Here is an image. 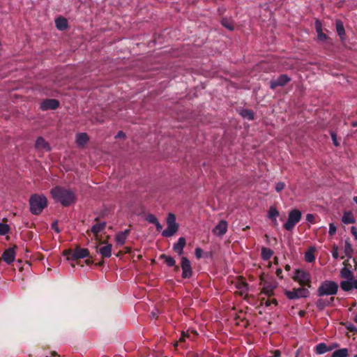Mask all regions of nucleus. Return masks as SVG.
Here are the masks:
<instances>
[{"mask_svg": "<svg viewBox=\"0 0 357 357\" xmlns=\"http://www.w3.org/2000/svg\"><path fill=\"white\" fill-rule=\"evenodd\" d=\"M227 231V223L225 220H221L213 229V232L218 236H222Z\"/></svg>", "mask_w": 357, "mask_h": 357, "instance_id": "nucleus-15", "label": "nucleus"}, {"mask_svg": "<svg viewBox=\"0 0 357 357\" xmlns=\"http://www.w3.org/2000/svg\"><path fill=\"white\" fill-rule=\"evenodd\" d=\"M195 256L197 259H199L202 257V254H203V251L201 248H197L195 249Z\"/></svg>", "mask_w": 357, "mask_h": 357, "instance_id": "nucleus-42", "label": "nucleus"}, {"mask_svg": "<svg viewBox=\"0 0 357 357\" xmlns=\"http://www.w3.org/2000/svg\"><path fill=\"white\" fill-rule=\"evenodd\" d=\"M348 356L349 350L347 348L335 350L332 354V357H347Z\"/></svg>", "mask_w": 357, "mask_h": 357, "instance_id": "nucleus-28", "label": "nucleus"}, {"mask_svg": "<svg viewBox=\"0 0 357 357\" xmlns=\"http://www.w3.org/2000/svg\"><path fill=\"white\" fill-rule=\"evenodd\" d=\"M186 337H188V335L185 333H183L181 337H180V341H184Z\"/></svg>", "mask_w": 357, "mask_h": 357, "instance_id": "nucleus-52", "label": "nucleus"}, {"mask_svg": "<svg viewBox=\"0 0 357 357\" xmlns=\"http://www.w3.org/2000/svg\"><path fill=\"white\" fill-rule=\"evenodd\" d=\"M99 252L103 257H110L112 255V245L107 244L105 245L102 246L99 249Z\"/></svg>", "mask_w": 357, "mask_h": 357, "instance_id": "nucleus-22", "label": "nucleus"}, {"mask_svg": "<svg viewBox=\"0 0 357 357\" xmlns=\"http://www.w3.org/2000/svg\"><path fill=\"white\" fill-rule=\"evenodd\" d=\"M185 245V239L184 237H180L174 246L173 249L174 251L178 252L179 255H181L183 253V248Z\"/></svg>", "mask_w": 357, "mask_h": 357, "instance_id": "nucleus-18", "label": "nucleus"}, {"mask_svg": "<svg viewBox=\"0 0 357 357\" xmlns=\"http://www.w3.org/2000/svg\"><path fill=\"white\" fill-rule=\"evenodd\" d=\"M293 279L302 286H306L309 288L311 287V274L304 269L295 270Z\"/></svg>", "mask_w": 357, "mask_h": 357, "instance_id": "nucleus-4", "label": "nucleus"}, {"mask_svg": "<svg viewBox=\"0 0 357 357\" xmlns=\"http://www.w3.org/2000/svg\"><path fill=\"white\" fill-rule=\"evenodd\" d=\"M342 222L345 224H353L355 223L356 219L351 211H345L342 217Z\"/></svg>", "mask_w": 357, "mask_h": 357, "instance_id": "nucleus-19", "label": "nucleus"}, {"mask_svg": "<svg viewBox=\"0 0 357 357\" xmlns=\"http://www.w3.org/2000/svg\"><path fill=\"white\" fill-rule=\"evenodd\" d=\"M55 24L59 30L63 31L68 27V21L66 18L59 17L56 19Z\"/></svg>", "mask_w": 357, "mask_h": 357, "instance_id": "nucleus-21", "label": "nucleus"}, {"mask_svg": "<svg viewBox=\"0 0 357 357\" xmlns=\"http://www.w3.org/2000/svg\"><path fill=\"white\" fill-rule=\"evenodd\" d=\"M318 38L320 40H324L326 38V35L322 32L318 33Z\"/></svg>", "mask_w": 357, "mask_h": 357, "instance_id": "nucleus-46", "label": "nucleus"}, {"mask_svg": "<svg viewBox=\"0 0 357 357\" xmlns=\"http://www.w3.org/2000/svg\"><path fill=\"white\" fill-rule=\"evenodd\" d=\"M181 268L183 270L182 276L184 278H188L192 275V268L190 261L185 257L181 258Z\"/></svg>", "mask_w": 357, "mask_h": 357, "instance_id": "nucleus-10", "label": "nucleus"}, {"mask_svg": "<svg viewBox=\"0 0 357 357\" xmlns=\"http://www.w3.org/2000/svg\"><path fill=\"white\" fill-rule=\"evenodd\" d=\"M222 24L225 27L227 28V29L229 30H233L234 29V26H233V24L231 22H230L229 20H227V19H223L222 20Z\"/></svg>", "mask_w": 357, "mask_h": 357, "instance_id": "nucleus-36", "label": "nucleus"}, {"mask_svg": "<svg viewBox=\"0 0 357 357\" xmlns=\"http://www.w3.org/2000/svg\"><path fill=\"white\" fill-rule=\"evenodd\" d=\"M89 140L86 133L81 132L76 135L75 141L79 146H84Z\"/></svg>", "mask_w": 357, "mask_h": 357, "instance_id": "nucleus-17", "label": "nucleus"}, {"mask_svg": "<svg viewBox=\"0 0 357 357\" xmlns=\"http://www.w3.org/2000/svg\"><path fill=\"white\" fill-rule=\"evenodd\" d=\"M314 248H310L305 254V259L306 261L311 263L313 262L315 259V257L314 255Z\"/></svg>", "mask_w": 357, "mask_h": 357, "instance_id": "nucleus-29", "label": "nucleus"}, {"mask_svg": "<svg viewBox=\"0 0 357 357\" xmlns=\"http://www.w3.org/2000/svg\"><path fill=\"white\" fill-rule=\"evenodd\" d=\"M354 321H355V322L357 323V314H356L354 317Z\"/></svg>", "mask_w": 357, "mask_h": 357, "instance_id": "nucleus-58", "label": "nucleus"}, {"mask_svg": "<svg viewBox=\"0 0 357 357\" xmlns=\"http://www.w3.org/2000/svg\"><path fill=\"white\" fill-rule=\"evenodd\" d=\"M128 231L126 230L124 231H121L116 234V241L117 244L123 245L125 243L126 239L128 236Z\"/></svg>", "mask_w": 357, "mask_h": 357, "instance_id": "nucleus-27", "label": "nucleus"}, {"mask_svg": "<svg viewBox=\"0 0 357 357\" xmlns=\"http://www.w3.org/2000/svg\"><path fill=\"white\" fill-rule=\"evenodd\" d=\"M284 294L289 300H295L308 297L310 291L307 289L298 287L292 290H286Z\"/></svg>", "mask_w": 357, "mask_h": 357, "instance_id": "nucleus-7", "label": "nucleus"}, {"mask_svg": "<svg viewBox=\"0 0 357 357\" xmlns=\"http://www.w3.org/2000/svg\"><path fill=\"white\" fill-rule=\"evenodd\" d=\"M340 277L344 279L343 280H346L354 276L353 272L347 266H344L340 270Z\"/></svg>", "mask_w": 357, "mask_h": 357, "instance_id": "nucleus-25", "label": "nucleus"}, {"mask_svg": "<svg viewBox=\"0 0 357 357\" xmlns=\"http://www.w3.org/2000/svg\"><path fill=\"white\" fill-rule=\"evenodd\" d=\"M284 186H285V185L283 182H278L275 185V190L278 192H280L284 188Z\"/></svg>", "mask_w": 357, "mask_h": 357, "instance_id": "nucleus-40", "label": "nucleus"}, {"mask_svg": "<svg viewBox=\"0 0 357 357\" xmlns=\"http://www.w3.org/2000/svg\"><path fill=\"white\" fill-rule=\"evenodd\" d=\"M344 252L345 255L349 259L352 257L354 250L351 247V245L348 241H346L344 243Z\"/></svg>", "mask_w": 357, "mask_h": 357, "instance_id": "nucleus-30", "label": "nucleus"}, {"mask_svg": "<svg viewBox=\"0 0 357 357\" xmlns=\"http://www.w3.org/2000/svg\"><path fill=\"white\" fill-rule=\"evenodd\" d=\"M332 256L335 259H337L339 257L338 247L336 245H334L333 246Z\"/></svg>", "mask_w": 357, "mask_h": 357, "instance_id": "nucleus-39", "label": "nucleus"}, {"mask_svg": "<svg viewBox=\"0 0 357 357\" xmlns=\"http://www.w3.org/2000/svg\"><path fill=\"white\" fill-rule=\"evenodd\" d=\"M336 30H337V32L338 33V35L341 38H343L344 36L345 31H344L343 24L341 21L336 22Z\"/></svg>", "mask_w": 357, "mask_h": 357, "instance_id": "nucleus-32", "label": "nucleus"}, {"mask_svg": "<svg viewBox=\"0 0 357 357\" xmlns=\"http://www.w3.org/2000/svg\"><path fill=\"white\" fill-rule=\"evenodd\" d=\"M156 227V229L158 231H161L162 229V225L158 222V220L154 224Z\"/></svg>", "mask_w": 357, "mask_h": 357, "instance_id": "nucleus-50", "label": "nucleus"}, {"mask_svg": "<svg viewBox=\"0 0 357 357\" xmlns=\"http://www.w3.org/2000/svg\"><path fill=\"white\" fill-rule=\"evenodd\" d=\"M266 305H271V301H267V302L266 303Z\"/></svg>", "mask_w": 357, "mask_h": 357, "instance_id": "nucleus-59", "label": "nucleus"}, {"mask_svg": "<svg viewBox=\"0 0 357 357\" xmlns=\"http://www.w3.org/2000/svg\"><path fill=\"white\" fill-rule=\"evenodd\" d=\"M348 329H349V330H350V331H356V327H355L354 325H350V326H348Z\"/></svg>", "mask_w": 357, "mask_h": 357, "instance_id": "nucleus-53", "label": "nucleus"}, {"mask_svg": "<svg viewBox=\"0 0 357 357\" xmlns=\"http://www.w3.org/2000/svg\"><path fill=\"white\" fill-rule=\"evenodd\" d=\"M314 218H314V215H312V214H310V213H309V214H307V215H306V220H307V222H312V223H313V222H314Z\"/></svg>", "mask_w": 357, "mask_h": 357, "instance_id": "nucleus-44", "label": "nucleus"}, {"mask_svg": "<svg viewBox=\"0 0 357 357\" xmlns=\"http://www.w3.org/2000/svg\"><path fill=\"white\" fill-rule=\"evenodd\" d=\"M241 116L248 120H252L254 119L253 113L248 109H243L241 112Z\"/></svg>", "mask_w": 357, "mask_h": 357, "instance_id": "nucleus-33", "label": "nucleus"}, {"mask_svg": "<svg viewBox=\"0 0 357 357\" xmlns=\"http://www.w3.org/2000/svg\"><path fill=\"white\" fill-rule=\"evenodd\" d=\"M167 227L162 232V235L165 237H171L178 229V224L176 222V218L174 214L169 213L167 218Z\"/></svg>", "mask_w": 357, "mask_h": 357, "instance_id": "nucleus-5", "label": "nucleus"}, {"mask_svg": "<svg viewBox=\"0 0 357 357\" xmlns=\"http://www.w3.org/2000/svg\"><path fill=\"white\" fill-rule=\"evenodd\" d=\"M338 347V344H333V345L330 346L329 347H333V349L334 348H336V347Z\"/></svg>", "mask_w": 357, "mask_h": 357, "instance_id": "nucleus-55", "label": "nucleus"}, {"mask_svg": "<svg viewBox=\"0 0 357 357\" xmlns=\"http://www.w3.org/2000/svg\"><path fill=\"white\" fill-rule=\"evenodd\" d=\"M105 225L106 224L105 222H98L92 226L91 231L95 236H97L100 232H101L105 229Z\"/></svg>", "mask_w": 357, "mask_h": 357, "instance_id": "nucleus-23", "label": "nucleus"}, {"mask_svg": "<svg viewBox=\"0 0 357 357\" xmlns=\"http://www.w3.org/2000/svg\"><path fill=\"white\" fill-rule=\"evenodd\" d=\"M125 137V133L123 131H119L115 136V138H123Z\"/></svg>", "mask_w": 357, "mask_h": 357, "instance_id": "nucleus-49", "label": "nucleus"}, {"mask_svg": "<svg viewBox=\"0 0 357 357\" xmlns=\"http://www.w3.org/2000/svg\"><path fill=\"white\" fill-rule=\"evenodd\" d=\"M235 285L240 294L243 295L248 291V285L245 282L238 280Z\"/></svg>", "mask_w": 357, "mask_h": 357, "instance_id": "nucleus-26", "label": "nucleus"}, {"mask_svg": "<svg viewBox=\"0 0 357 357\" xmlns=\"http://www.w3.org/2000/svg\"><path fill=\"white\" fill-rule=\"evenodd\" d=\"M340 288L344 291H349L352 289L357 290V280L354 278V275L349 279L340 282Z\"/></svg>", "mask_w": 357, "mask_h": 357, "instance_id": "nucleus-8", "label": "nucleus"}, {"mask_svg": "<svg viewBox=\"0 0 357 357\" xmlns=\"http://www.w3.org/2000/svg\"><path fill=\"white\" fill-rule=\"evenodd\" d=\"M333 350V347H328L325 343H319L316 346L315 351L318 354H323Z\"/></svg>", "mask_w": 357, "mask_h": 357, "instance_id": "nucleus-24", "label": "nucleus"}, {"mask_svg": "<svg viewBox=\"0 0 357 357\" xmlns=\"http://www.w3.org/2000/svg\"><path fill=\"white\" fill-rule=\"evenodd\" d=\"M59 105L58 100L55 99H47L42 102L40 108L42 110L45 111L48 109H55Z\"/></svg>", "mask_w": 357, "mask_h": 357, "instance_id": "nucleus-12", "label": "nucleus"}, {"mask_svg": "<svg viewBox=\"0 0 357 357\" xmlns=\"http://www.w3.org/2000/svg\"><path fill=\"white\" fill-rule=\"evenodd\" d=\"M351 126H352L353 127H356V126H357V121H354V122H352V123H351Z\"/></svg>", "mask_w": 357, "mask_h": 357, "instance_id": "nucleus-54", "label": "nucleus"}, {"mask_svg": "<svg viewBox=\"0 0 357 357\" xmlns=\"http://www.w3.org/2000/svg\"><path fill=\"white\" fill-rule=\"evenodd\" d=\"M331 138H332L333 144L335 146H338L340 145V144H339V142H338V141L337 139L336 135L334 132L331 133Z\"/></svg>", "mask_w": 357, "mask_h": 357, "instance_id": "nucleus-43", "label": "nucleus"}, {"mask_svg": "<svg viewBox=\"0 0 357 357\" xmlns=\"http://www.w3.org/2000/svg\"><path fill=\"white\" fill-rule=\"evenodd\" d=\"M262 293L268 296L273 294V291L277 287V283L274 280H264L262 282Z\"/></svg>", "mask_w": 357, "mask_h": 357, "instance_id": "nucleus-9", "label": "nucleus"}, {"mask_svg": "<svg viewBox=\"0 0 357 357\" xmlns=\"http://www.w3.org/2000/svg\"><path fill=\"white\" fill-rule=\"evenodd\" d=\"M316 29L317 33L321 32V24L319 21L316 22Z\"/></svg>", "mask_w": 357, "mask_h": 357, "instance_id": "nucleus-48", "label": "nucleus"}, {"mask_svg": "<svg viewBox=\"0 0 357 357\" xmlns=\"http://www.w3.org/2000/svg\"><path fill=\"white\" fill-rule=\"evenodd\" d=\"M301 212L298 209H293L289 211L287 222L284 224V228L287 230H291L297 223L301 220Z\"/></svg>", "mask_w": 357, "mask_h": 357, "instance_id": "nucleus-6", "label": "nucleus"}, {"mask_svg": "<svg viewBox=\"0 0 357 357\" xmlns=\"http://www.w3.org/2000/svg\"><path fill=\"white\" fill-rule=\"evenodd\" d=\"M29 205L31 212L38 215L47 206V198L44 195H33L29 199Z\"/></svg>", "mask_w": 357, "mask_h": 357, "instance_id": "nucleus-2", "label": "nucleus"}, {"mask_svg": "<svg viewBox=\"0 0 357 357\" xmlns=\"http://www.w3.org/2000/svg\"><path fill=\"white\" fill-rule=\"evenodd\" d=\"M51 194L56 202H59L64 206L71 205L76 200L75 195L72 190L62 187L56 186L52 188Z\"/></svg>", "mask_w": 357, "mask_h": 357, "instance_id": "nucleus-1", "label": "nucleus"}, {"mask_svg": "<svg viewBox=\"0 0 357 357\" xmlns=\"http://www.w3.org/2000/svg\"><path fill=\"white\" fill-rule=\"evenodd\" d=\"M36 148L38 149H43L46 151H50V147L48 143L45 142L44 138L42 137H39L36 142Z\"/></svg>", "mask_w": 357, "mask_h": 357, "instance_id": "nucleus-20", "label": "nucleus"}, {"mask_svg": "<svg viewBox=\"0 0 357 357\" xmlns=\"http://www.w3.org/2000/svg\"><path fill=\"white\" fill-rule=\"evenodd\" d=\"M303 314H304V312H302V311H301V312H300V313H299V314H300L301 316H302Z\"/></svg>", "mask_w": 357, "mask_h": 357, "instance_id": "nucleus-60", "label": "nucleus"}, {"mask_svg": "<svg viewBox=\"0 0 357 357\" xmlns=\"http://www.w3.org/2000/svg\"><path fill=\"white\" fill-rule=\"evenodd\" d=\"M282 269H280V268L277 269V271H276V274H277V275H278V277H280V278H282Z\"/></svg>", "mask_w": 357, "mask_h": 357, "instance_id": "nucleus-51", "label": "nucleus"}, {"mask_svg": "<svg viewBox=\"0 0 357 357\" xmlns=\"http://www.w3.org/2000/svg\"><path fill=\"white\" fill-rule=\"evenodd\" d=\"M271 302H272L273 303H274L275 305H276V304H277V302H276V301H275V299L272 300V301H271Z\"/></svg>", "mask_w": 357, "mask_h": 357, "instance_id": "nucleus-57", "label": "nucleus"}, {"mask_svg": "<svg viewBox=\"0 0 357 357\" xmlns=\"http://www.w3.org/2000/svg\"><path fill=\"white\" fill-rule=\"evenodd\" d=\"M10 231V227L7 224L0 222V235L4 236Z\"/></svg>", "mask_w": 357, "mask_h": 357, "instance_id": "nucleus-34", "label": "nucleus"}, {"mask_svg": "<svg viewBox=\"0 0 357 357\" xmlns=\"http://www.w3.org/2000/svg\"><path fill=\"white\" fill-rule=\"evenodd\" d=\"M290 81V78L286 75H280L278 79L273 80L270 82V87L272 89H275L277 86H283Z\"/></svg>", "mask_w": 357, "mask_h": 357, "instance_id": "nucleus-11", "label": "nucleus"}, {"mask_svg": "<svg viewBox=\"0 0 357 357\" xmlns=\"http://www.w3.org/2000/svg\"><path fill=\"white\" fill-rule=\"evenodd\" d=\"M336 231H337V228H336L335 225L333 223H330L328 234L331 236H333L336 233Z\"/></svg>", "mask_w": 357, "mask_h": 357, "instance_id": "nucleus-38", "label": "nucleus"}, {"mask_svg": "<svg viewBox=\"0 0 357 357\" xmlns=\"http://www.w3.org/2000/svg\"><path fill=\"white\" fill-rule=\"evenodd\" d=\"M354 357H357V354H356Z\"/></svg>", "mask_w": 357, "mask_h": 357, "instance_id": "nucleus-61", "label": "nucleus"}, {"mask_svg": "<svg viewBox=\"0 0 357 357\" xmlns=\"http://www.w3.org/2000/svg\"><path fill=\"white\" fill-rule=\"evenodd\" d=\"M338 290V284L332 280H325L322 282L317 289L318 295L332 296L337 294Z\"/></svg>", "mask_w": 357, "mask_h": 357, "instance_id": "nucleus-3", "label": "nucleus"}, {"mask_svg": "<svg viewBox=\"0 0 357 357\" xmlns=\"http://www.w3.org/2000/svg\"><path fill=\"white\" fill-rule=\"evenodd\" d=\"M273 254V252L268 248H262L261 249V257L263 259L268 260L269 259Z\"/></svg>", "mask_w": 357, "mask_h": 357, "instance_id": "nucleus-31", "label": "nucleus"}, {"mask_svg": "<svg viewBox=\"0 0 357 357\" xmlns=\"http://www.w3.org/2000/svg\"><path fill=\"white\" fill-rule=\"evenodd\" d=\"M355 238L357 239V236Z\"/></svg>", "mask_w": 357, "mask_h": 357, "instance_id": "nucleus-62", "label": "nucleus"}, {"mask_svg": "<svg viewBox=\"0 0 357 357\" xmlns=\"http://www.w3.org/2000/svg\"><path fill=\"white\" fill-rule=\"evenodd\" d=\"M285 269H286L287 271H289V270L290 269V266H289V265H287V266H285Z\"/></svg>", "mask_w": 357, "mask_h": 357, "instance_id": "nucleus-56", "label": "nucleus"}, {"mask_svg": "<svg viewBox=\"0 0 357 357\" xmlns=\"http://www.w3.org/2000/svg\"><path fill=\"white\" fill-rule=\"evenodd\" d=\"M52 229H54L56 233H59L60 232V230L58 227V225H57V222H54L52 224Z\"/></svg>", "mask_w": 357, "mask_h": 357, "instance_id": "nucleus-45", "label": "nucleus"}, {"mask_svg": "<svg viewBox=\"0 0 357 357\" xmlns=\"http://www.w3.org/2000/svg\"><path fill=\"white\" fill-rule=\"evenodd\" d=\"M351 233L356 238L357 236V228L356 227H351Z\"/></svg>", "mask_w": 357, "mask_h": 357, "instance_id": "nucleus-47", "label": "nucleus"}, {"mask_svg": "<svg viewBox=\"0 0 357 357\" xmlns=\"http://www.w3.org/2000/svg\"><path fill=\"white\" fill-rule=\"evenodd\" d=\"M89 252L86 248H77L72 253V257L76 259H84L88 257Z\"/></svg>", "mask_w": 357, "mask_h": 357, "instance_id": "nucleus-16", "label": "nucleus"}, {"mask_svg": "<svg viewBox=\"0 0 357 357\" xmlns=\"http://www.w3.org/2000/svg\"><path fill=\"white\" fill-rule=\"evenodd\" d=\"M2 259L6 264H12L15 259V252L14 248H10L6 250L2 255Z\"/></svg>", "mask_w": 357, "mask_h": 357, "instance_id": "nucleus-14", "label": "nucleus"}, {"mask_svg": "<svg viewBox=\"0 0 357 357\" xmlns=\"http://www.w3.org/2000/svg\"><path fill=\"white\" fill-rule=\"evenodd\" d=\"M162 257L163 259H165V262L166 264H167V266H173L175 265V260L174 259V258L171 257H169V256H165V255H162Z\"/></svg>", "mask_w": 357, "mask_h": 357, "instance_id": "nucleus-35", "label": "nucleus"}, {"mask_svg": "<svg viewBox=\"0 0 357 357\" xmlns=\"http://www.w3.org/2000/svg\"><path fill=\"white\" fill-rule=\"evenodd\" d=\"M328 304L322 299H319L317 302V306L318 308L319 309H323L326 305H327Z\"/></svg>", "mask_w": 357, "mask_h": 357, "instance_id": "nucleus-41", "label": "nucleus"}, {"mask_svg": "<svg viewBox=\"0 0 357 357\" xmlns=\"http://www.w3.org/2000/svg\"><path fill=\"white\" fill-rule=\"evenodd\" d=\"M145 218L149 222L152 224H155L158 221L157 218L153 214H148Z\"/></svg>", "mask_w": 357, "mask_h": 357, "instance_id": "nucleus-37", "label": "nucleus"}, {"mask_svg": "<svg viewBox=\"0 0 357 357\" xmlns=\"http://www.w3.org/2000/svg\"><path fill=\"white\" fill-rule=\"evenodd\" d=\"M279 216V211L274 206H271L267 213V218L272 222L273 227H278L279 222L278 221V217Z\"/></svg>", "mask_w": 357, "mask_h": 357, "instance_id": "nucleus-13", "label": "nucleus"}]
</instances>
